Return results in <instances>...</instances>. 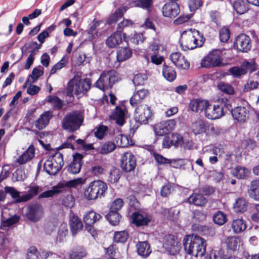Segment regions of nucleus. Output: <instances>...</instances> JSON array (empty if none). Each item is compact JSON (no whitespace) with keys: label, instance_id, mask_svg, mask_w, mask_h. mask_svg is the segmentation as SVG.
<instances>
[{"label":"nucleus","instance_id":"1","mask_svg":"<svg viewBox=\"0 0 259 259\" xmlns=\"http://www.w3.org/2000/svg\"><path fill=\"white\" fill-rule=\"evenodd\" d=\"M183 244L186 252L196 257H202L206 251L205 240L197 235H187L183 239Z\"/></svg>","mask_w":259,"mask_h":259},{"label":"nucleus","instance_id":"2","mask_svg":"<svg viewBox=\"0 0 259 259\" xmlns=\"http://www.w3.org/2000/svg\"><path fill=\"white\" fill-rule=\"evenodd\" d=\"M204 40V38L200 35L199 31L195 29H190L182 32L180 45L183 50L187 51L201 47Z\"/></svg>","mask_w":259,"mask_h":259},{"label":"nucleus","instance_id":"3","mask_svg":"<svg viewBox=\"0 0 259 259\" xmlns=\"http://www.w3.org/2000/svg\"><path fill=\"white\" fill-rule=\"evenodd\" d=\"M90 88V82L87 79H81L79 75L75 76L68 83L67 93L69 96L73 95H84Z\"/></svg>","mask_w":259,"mask_h":259},{"label":"nucleus","instance_id":"4","mask_svg":"<svg viewBox=\"0 0 259 259\" xmlns=\"http://www.w3.org/2000/svg\"><path fill=\"white\" fill-rule=\"evenodd\" d=\"M83 119L82 112L79 111H72L64 117L62 121V128L70 132L76 131L82 125Z\"/></svg>","mask_w":259,"mask_h":259},{"label":"nucleus","instance_id":"5","mask_svg":"<svg viewBox=\"0 0 259 259\" xmlns=\"http://www.w3.org/2000/svg\"><path fill=\"white\" fill-rule=\"evenodd\" d=\"M107 189L105 183L100 180L94 181L85 188L84 196L89 200H96L104 196Z\"/></svg>","mask_w":259,"mask_h":259},{"label":"nucleus","instance_id":"6","mask_svg":"<svg viewBox=\"0 0 259 259\" xmlns=\"http://www.w3.org/2000/svg\"><path fill=\"white\" fill-rule=\"evenodd\" d=\"M63 165V156L57 152L48 158L44 164V168L48 174L54 175L61 169Z\"/></svg>","mask_w":259,"mask_h":259},{"label":"nucleus","instance_id":"7","mask_svg":"<svg viewBox=\"0 0 259 259\" xmlns=\"http://www.w3.org/2000/svg\"><path fill=\"white\" fill-rule=\"evenodd\" d=\"M118 80L116 72L114 70L104 71L96 83V86L103 91L111 88Z\"/></svg>","mask_w":259,"mask_h":259},{"label":"nucleus","instance_id":"8","mask_svg":"<svg viewBox=\"0 0 259 259\" xmlns=\"http://www.w3.org/2000/svg\"><path fill=\"white\" fill-rule=\"evenodd\" d=\"M227 59L220 50H213L209 52L201 60V65H227Z\"/></svg>","mask_w":259,"mask_h":259},{"label":"nucleus","instance_id":"9","mask_svg":"<svg viewBox=\"0 0 259 259\" xmlns=\"http://www.w3.org/2000/svg\"><path fill=\"white\" fill-rule=\"evenodd\" d=\"M162 247L171 255L177 254L181 248L180 242L172 235H166L164 237Z\"/></svg>","mask_w":259,"mask_h":259},{"label":"nucleus","instance_id":"10","mask_svg":"<svg viewBox=\"0 0 259 259\" xmlns=\"http://www.w3.org/2000/svg\"><path fill=\"white\" fill-rule=\"evenodd\" d=\"M152 116L151 108L147 105H141L136 109L135 118L140 123H147Z\"/></svg>","mask_w":259,"mask_h":259},{"label":"nucleus","instance_id":"11","mask_svg":"<svg viewBox=\"0 0 259 259\" xmlns=\"http://www.w3.org/2000/svg\"><path fill=\"white\" fill-rule=\"evenodd\" d=\"M204 114L206 118L211 120L221 118L224 115L223 107L218 105H212L208 101L206 106Z\"/></svg>","mask_w":259,"mask_h":259},{"label":"nucleus","instance_id":"12","mask_svg":"<svg viewBox=\"0 0 259 259\" xmlns=\"http://www.w3.org/2000/svg\"><path fill=\"white\" fill-rule=\"evenodd\" d=\"M250 37L245 34H240L235 39L234 47L239 51L247 52L251 47Z\"/></svg>","mask_w":259,"mask_h":259},{"label":"nucleus","instance_id":"13","mask_svg":"<svg viewBox=\"0 0 259 259\" xmlns=\"http://www.w3.org/2000/svg\"><path fill=\"white\" fill-rule=\"evenodd\" d=\"M136 166V160L131 152H125L121 157V167L126 172L134 170Z\"/></svg>","mask_w":259,"mask_h":259},{"label":"nucleus","instance_id":"14","mask_svg":"<svg viewBox=\"0 0 259 259\" xmlns=\"http://www.w3.org/2000/svg\"><path fill=\"white\" fill-rule=\"evenodd\" d=\"M179 5L176 2L165 4L162 8V13L164 17H175L180 13Z\"/></svg>","mask_w":259,"mask_h":259},{"label":"nucleus","instance_id":"15","mask_svg":"<svg viewBox=\"0 0 259 259\" xmlns=\"http://www.w3.org/2000/svg\"><path fill=\"white\" fill-rule=\"evenodd\" d=\"M83 156L81 154L76 153L73 156L72 161L68 165L67 171L72 174H76L79 172L82 166V159Z\"/></svg>","mask_w":259,"mask_h":259},{"label":"nucleus","instance_id":"16","mask_svg":"<svg viewBox=\"0 0 259 259\" xmlns=\"http://www.w3.org/2000/svg\"><path fill=\"white\" fill-rule=\"evenodd\" d=\"M133 223L137 226L147 225L151 221V217L144 212L138 211L132 216Z\"/></svg>","mask_w":259,"mask_h":259},{"label":"nucleus","instance_id":"17","mask_svg":"<svg viewBox=\"0 0 259 259\" xmlns=\"http://www.w3.org/2000/svg\"><path fill=\"white\" fill-rule=\"evenodd\" d=\"M52 117L53 113L51 111H47L44 112L35 121L34 124L36 128L38 130H42L45 128Z\"/></svg>","mask_w":259,"mask_h":259},{"label":"nucleus","instance_id":"18","mask_svg":"<svg viewBox=\"0 0 259 259\" xmlns=\"http://www.w3.org/2000/svg\"><path fill=\"white\" fill-rule=\"evenodd\" d=\"M153 155L156 162L159 164L170 163L173 167L177 168L184 165V160L182 159L171 160L167 159L158 153H154Z\"/></svg>","mask_w":259,"mask_h":259},{"label":"nucleus","instance_id":"19","mask_svg":"<svg viewBox=\"0 0 259 259\" xmlns=\"http://www.w3.org/2000/svg\"><path fill=\"white\" fill-rule=\"evenodd\" d=\"M234 119L240 123H244L248 118V110L244 107H237L232 110Z\"/></svg>","mask_w":259,"mask_h":259},{"label":"nucleus","instance_id":"20","mask_svg":"<svg viewBox=\"0 0 259 259\" xmlns=\"http://www.w3.org/2000/svg\"><path fill=\"white\" fill-rule=\"evenodd\" d=\"M42 207L40 205L35 204L29 207L27 218L30 220L36 221L42 217Z\"/></svg>","mask_w":259,"mask_h":259},{"label":"nucleus","instance_id":"21","mask_svg":"<svg viewBox=\"0 0 259 259\" xmlns=\"http://www.w3.org/2000/svg\"><path fill=\"white\" fill-rule=\"evenodd\" d=\"M35 149L34 146H30L16 160L19 165L25 164L30 161L34 156Z\"/></svg>","mask_w":259,"mask_h":259},{"label":"nucleus","instance_id":"22","mask_svg":"<svg viewBox=\"0 0 259 259\" xmlns=\"http://www.w3.org/2000/svg\"><path fill=\"white\" fill-rule=\"evenodd\" d=\"M231 174L238 179L246 180L249 177L250 171L245 166L237 165L232 170Z\"/></svg>","mask_w":259,"mask_h":259},{"label":"nucleus","instance_id":"23","mask_svg":"<svg viewBox=\"0 0 259 259\" xmlns=\"http://www.w3.org/2000/svg\"><path fill=\"white\" fill-rule=\"evenodd\" d=\"M207 105H208L207 100L193 99L189 103V108L192 111L196 112L204 111Z\"/></svg>","mask_w":259,"mask_h":259},{"label":"nucleus","instance_id":"24","mask_svg":"<svg viewBox=\"0 0 259 259\" xmlns=\"http://www.w3.org/2000/svg\"><path fill=\"white\" fill-rule=\"evenodd\" d=\"M111 117L115 121L116 123L121 126L125 123V113L123 109L116 107L111 115Z\"/></svg>","mask_w":259,"mask_h":259},{"label":"nucleus","instance_id":"25","mask_svg":"<svg viewBox=\"0 0 259 259\" xmlns=\"http://www.w3.org/2000/svg\"><path fill=\"white\" fill-rule=\"evenodd\" d=\"M248 187L249 196L255 200L259 201V180L251 181Z\"/></svg>","mask_w":259,"mask_h":259},{"label":"nucleus","instance_id":"26","mask_svg":"<svg viewBox=\"0 0 259 259\" xmlns=\"http://www.w3.org/2000/svg\"><path fill=\"white\" fill-rule=\"evenodd\" d=\"M121 42V34L117 31L108 37L106 40V45L108 47L113 48L119 45Z\"/></svg>","mask_w":259,"mask_h":259},{"label":"nucleus","instance_id":"27","mask_svg":"<svg viewBox=\"0 0 259 259\" xmlns=\"http://www.w3.org/2000/svg\"><path fill=\"white\" fill-rule=\"evenodd\" d=\"M231 228L233 232L235 234H239L242 232L246 228L245 222L241 219L234 220L231 223Z\"/></svg>","mask_w":259,"mask_h":259},{"label":"nucleus","instance_id":"28","mask_svg":"<svg viewBox=\"0 0 259 259\" xmlns=\"http://www.w3.org/2000/svg\"><path fill=\"white\" fill-rule=\"evenodd\" d=\"M148 91L146 89H142L138 91L132 97L130 103L132 106L136 105L140 103L146 96L148 94Z\"/></svg>","mask_w":259,"mask_h":259},{"label":"nucleus","instance_id":"29","mask_svg":"<svg viewBox=\"0 0 259 259\" xmlns=\"http://www.w3.org/2000/svg\"><path fill=\"white\" fill-rule=\"evenodd\" d=\"M233 7L237 14L242 15L248 10V4L242 0H236L233 3Z\"/></svg>","mask_w":259,"mask_h":259},{"label":"nucleus","instance_id":"30","mask_svg":"<svg viewBox=\"0 0 259 259\" xmlns=\"http://www.w3.org/2000/svg\"><path fill=\"white\" fill-rule=\"evenodd\" d=\"M152 4V0H132L130 7H140L149 12Z\"/></svg>","mask_w":259,"mask_h":259},{"label":"nucleus","instance_id":"31","mask_svg":"<svg viewBox=\"0 0 259 259\" xmlns=\"http://www.w3.org/2000/svg\"><path fill=\"white\" fill-rule=\"evenodd\" d=\"M225 243L228 249L235 251L239 249L241 242L238 237L231 236L228 237L226 238Z\"/></svg>","mask_w":259,"mask_h":259},{"label":"nucleus","instance_id":"32","mask_svg":"<svg viewBox=\"0 0 259 259\" xmlns=\"http://www.w3.org/2000/svg\"><path fill=\"white\" fill-rule=\"evenodd\" d=\"M64 188V186L62 184H59L56 186H54L52 188L51 190H49L46 191L44 192L41 193L39 197V198H48L50 197H53L55 195H58L60 193L62 189Z\"/></svg>","mask_w":259,"mask_h":259},{"label":"nucleus","instance_id":"33","mask_svg":"<svg viewBox=\"0 0 259 259\" xmlns=\"http://www.w3.org/2000/svg\"><path fill=\"white\" fill-rule=\"evenodd\" d=\"M138 254L143 257L148 256L151 252L150 247L147 241L139 242L137 245Z\"/></svg>","mask_w":259,"mask_h":259},{"label":"nucleus","instance_id":"34","mask_svg":"<svg viewBox=\"0 0 259 259\" xmlns=\"http://www.w3.org/2000/svg\"><path fill=\"white\" fill-rule=\"evenodd\" d=\"M190 203L197 206H203L206 203V199L201 194L197 193L192 194L188 199Z\"/></svg>","mask_w":259,"mask_h":259},{"label":"nucleus","instance_id":"35","mask_svg":"<svg viewBox=\"0 0 259 259\" xmlns=\"http://www.w3.org/2000/svg\"><path fill=\"white\" fill-rule=\"evenodd\" d=\"M100 214L97 213L93 211H90L87 213L83 217V221L85 224L91 226L93 225L97 221L101 218Z\"/></svg>","mask_w":259,"mask_h":259},{"label":"nucleus","instance_id":"36","mask_svg":"<svg viewBox=\"0 0 259 259\" xmlns=\"http://www.w3.org/2000/svg\"><path fill=\"white\" fill-rule=\"evenodd\" d=\"M43 74V71L37 68L33 69L32 74H30L25 83L24 85V88L27 87V84H30L35 82L37 79Z\"/></svg>","mask_w":259,"mask_h":259},{"label":"nucleus","instance_id":"37","mask_svg":"<svg viewBox=\"0 0 259 259\" xmlns=\"http://www.w3.org/2000/svg\"><path fill=\"white\" fill-rule=\"evenodd\" d=\"M162 74L163 77L168 81L171 82L176 78V71L170 66H164Z\"/></svg>","mask_w":259,"mask_h":259},{"label":"nucleus","instance_id":"38","mask_svg":"<svg viewBox=\"0 0 259 259\" xmlns=\"http://www.w3.org/2000/svg\"><path fill=\"white\" fill-rule=\"evenodd\" d=\"M191 129L195 135L203 133L205 131V124L204 121L198 120L193 122L191 126Z\"/></svg>","mask_w":259,"mask_h":259},{"label":"nucleus","instance_id":"39","mask_svg":"<svg viewBox=\"0 0 259 259\" xmlns=\"http://www.w3.org/2000/svg\"><path fill=\"white\" fill-rule=\"evenodd\" d=\"M233 208L236 212H244L247 209V203L244 198H238L234 204Z\"/></svg>","mask_w":259,"mask_h":259},{"label":"nucleus","instance_id":"40","mask_svg":"<svg viewBox=\"0 0 259 259\" xmlns=\"http://www.w3.org/2000/svg\"><path fill=\"white\" fill-rule=\"evenodd\" d=\"M126 9L124 7H121L116 10L115 12L111 15L108 19V23L110 24L117 22L123 15L126 12Z\"/></svg>","mask_w":259,"mask_h":259},{"label":"nucleus","instance_id":"41","mask_svg":"<svg viewBox=\"0 0 259 259\" xmlns=\"http://www.w3.org/2000/svg\"><path fill=\"white\" fill-rule=\"evenodd\" d=\"M8 220H1V228L2 229L6 230L7 228L13 225L19 220V217L16 214L12 215L8 217Z\"/></svg>","mask_w":259,"mask_h":259},{"label":"nucleus","instance_id":"42","mask_svg":"<svg viewBox=\"0 0 259 259\" xmlns=\"http://www.w3.org/2000/svg\"><path fill=\"white\" fill-rule=\"evenodd\" d=\"M132 55V51L128 48H123L117 52V60L120 63L128 59Z\"/></svg>","mask_w":259,"mask_h":259},{"label":"nucleus","instance_id":"43","mask_svg":"<svg viewBox=\"0 0 259 259\" xmlns=\"http://www.w3.org/2000/svg\"><path fill=\"white\" fill-rule=\"evenodd\" d=\"M248 66H235L229 70L230 73L235 77H239L247 72Z\"/></svg>","mask_w":259,"mask_h":259},{"label":"nucleus","instance_id":"44","mask_svg":"<svg viewBox=\"0 0 259 259\" xmlns=\"http://www.w3.org/2000/svg\"><path fill=\"white\" fill-rule=\"evenodd\" d=\"M86 255V251L83 248L76 247L73 249L69 253L70 259H81Z\"/></svg>","mask_w":259,"mask_h":259},{"label":"nucleus","instance_id":"45","mask_svg":"<svg viewBox=\"0 0 259 259\" xmlns=\"http://www.w3.org/2000/svg\"><path fill=\"white\" fill-rule=\"evenodd\" d=\"M70 226L72 234L74 235L78 231L81 229L82 224L77 217H73L70 220Z\"/></svg>","mask_w":259,"mask_h":259},{"label":"nucleus","instance_id":"46","mask_svg":"<svg viewBox=\"0 0 259 259\" xmlns=\"http://www.w3.org/2000/svg\"><path fill=\"white\" fill-rule=\"evenodd\" d=\"M170 58L172 62L175 65H186V64L189 65L185 60L184 56H182L179 52L171 54L170 56Z\"/></svg>","mask_w":259,"mask_h":259},{"label":"nucleus","instance_id":"47","mask_svg":"<svg viewBox=\"0 0 259 259\" xmlns=\"http://www.w3.org/2000/svg\"><path fill=\"white\" fill-rule=\"evenodd\" d=\"M150 50L152 54H160L165 51V47L159 42H153L149 46Z\"/></svg>","mask_w":259,"mask_h":259},{"label":"nucleus","instance_id":"48","mask_svg":"<svg viewBox=\"0 0 259 259\" xmlns=\"http://www.w3.org/2000/svg\"><path fill=\"white\" fill-rule=\"evenodd\" d=\"M206 259H230V257L225 254L224 250L220 249L211 252Z\"/></svg>","mask_w":259,"mask_h":259},{"label":"nucleus","instance_id":"49","mask_svg":"<svg viewBox=\"0 0 259 259\" xmlns=\"http://www.w3.org/2000/svg\"><path fill=\"white\" fill-rule=\"evenodd\" d=\"M46 100L54 109H60L63 106L62 101L56 96H48Z\"/></svg>","mask_w":259,"mask_h":259},{"label":"nucleus","instance_id":"50","mask_svg":"<svg viewBox=\"0 0 259 259\" xmlns=\"http://www.w3.org/2000/svg\"><path fill=\"white\" fill-rule=\"evenodd\" d=\"M106 218L111 225L116 226L119 222L120 215L116 211H110L106 215Z\"/></svg>","mask_w":259,"mask_h":259},{"label":"nucleus","instance_id":"51","mask_svg":"<svg viewBox=\"0 0 259 259\" xmlns=\"http://www.w3.org/2000/svg\"><path fill=\"white\" fill-rule=\"evenodd\" d=\"M213 220L215 224L221 226L224 224L227 220L226 215L222 211H219L214 214Z\"/></svg>","mask_w":259,"mask_h":259},{"label":"nucleus","instance_id":"52","mask_svg":"<svg viewBox=\"0 0 259 259\" xmlns=\"http://www.w3.org/2000/svg\"><path fill=\"white\" fill-rule=\"evenodd\" d=\"M5 192L9 193L11 197L16 199V202H25V201H19L23 198V196L20 195V193L13 187H6L5 188Z\"/></svg>","mask_w":259,"mask_h":259},{"label":"nucleus","instance_id":"53","mask_svg":"<svg viewBox=\"0 0 259 259\" xmlns=\"http://www.w3.org/2000/svg\"><path fill=\"white\" fill-rule=\"evenodd\" d=\"M85 180L81 178L75 179L68 182L64 184H62L64 187L69 188H75L85 183Z\"/></svg>","mask_w":259,"mask_h":259},{"label":"nucleus","instance_id":"54","mask_svg":"<svg viewBox=\"0 0 259 259\" xmlns=\"http://www.w3.org/2000/svg\"><path fill=\"white\" fill-rule=\"evenodd\" d=\"M128 237L127 233L125 231L116 232L114 233V240L115 242H125Z\"/></svg>","mask_w":259,"mask_h":259},{"label":"nucleus","instance_id":"55","mask_svg":"<svg viewBox=\"0 0 259 259\" xmlns=\"http://www.w3.org/2000/svg\"><path fill=\"white\" fill-rule=\"evenodd\" d=\"M39 187L38 186H31L30 187L28 193L23 195V198L19 201H27L30 200L34 196H35L38 192Z\"/></svg>","mask_w":259,"mask_h":259},{"label":"nucleus","instance_id":"56","mask_svg":"<svg viewBox=\"0 0 259 259\" xmlns=\"http://www.w3.org/2000/svg\"><path fill=\"white\" fill-rule=\"evenodd\" d=\"M116 142L118 146L122 147L130 145V141L128 137L122 134L118 135L116 138Z\"/></svg>","mask_w":259,"mask_h":259},{"label":"nucleus","instance_id":"57","mask_svg":"<svg viewBox=\"0 0 259 259\" xmlns=\"http://www.w3.org/2000/svg\"><path fill=\"white\" fill-rule=\"evenodd\" d=\"M115 145L111 142H107L103 144L101 149V153L106 154L112 152L115 149Z\"/></svg>","mask_w":259,"mask_h":259},{"label":"nucleus","instance_id":"58","mask_svg":"<svg viewBox=\"0 0 259 259\" xmlns=\"http://www.w3.org/2000/svg\"><path fill=\"white\" fill-rule=\"evenodd\" d=\"M155 134L159 136L167 134L163 121L155 124L153 127Z\"/></svg>","mask_w":259,"mask_h":259},{"label":"nucleus","instance_id":"59","mask_svg":"<svg viewBox=\"0 0 259 259\" xmlns=\"http://www.w3.org/2000/svg\"><path fill=\"white\" fill-rule=\"evenodd\" d=\"M218 88L223 92L226 94L232 95L234 93V89L229 84L224 82H220L218 85Z\"/></svg>","mask_w":259,"mask_h":259},{"label":"nucleus","instance_id":"60","mask_svg":"<svg viewBox=\"0 0 259 259\" xmlns=\"http://www.w3.org/2000/svg\"><path fill=\"white\" fill-rule=\"evenodd\" d=\"M120 178V170L117 168H113L111 170L109 177V181L111 183H116Z\"/></svg>","mask_w":259,"mask_h":259},{"label":"nucleus","instance_id":"61","mask_svg":"<svg viewBox=\"0 0 259 259\" xmlns=\"http://www.w3.org/2000/svg\"><path fill=\"white\" fill-rule=\"evenodd\" d=\"M123 204L124 203L122 199H116L111 203L110 211L117 212L123 207Z\"/></svg>","mask_w":259,"mask_h":259},{"label":"nucleus","instance_id":"62","mask_svg":"<svg viewBox=\"0 0 259 259\" xmlns=\"http://www.w3.org/2000/svg\"><path fill=\"white\" fill-rule=\"evenodd\" d=\"M62 203L65 206L71 208L75 203L74 198L71 194H68L63 198Z\"/></svg>","mask_w":259,"mask_h":259},{"label":"nucleus","instance_id":"63","mask_svg":"<svg viewBox=\"0 0 259 259\" xmlns=\"http://www.w3.org/2000/svg\"><path fill=\"white\" fill-rule=\"evenodd\" d=\"M134 24L133 22L130 19H123L117 25V31L121 34L123 29L125 27H131Z\"/></svg>","mask_w":259,"mask_h":259},{"label":"nucleus","instance_id":"64","mask_svg":"<svg viewBox=\"0 0 259 259\" xmlns=\"http://www.w3.org/2000/svg\"><path fill=\"white\" fill-rule=\"evenodd\" d=\"M38 256V252L36 247L34 246L30 247L27 250V259H37Z\"/></svg>","mask_w":259,"mask_h":259}]
</instances>
